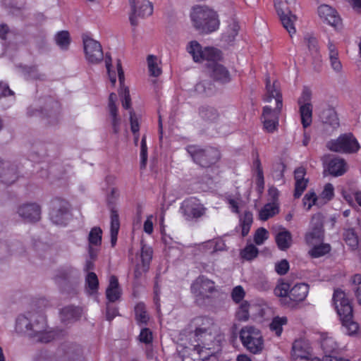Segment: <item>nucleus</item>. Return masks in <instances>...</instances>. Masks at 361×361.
<instances>
[{
	"label": "nucleus",
	"mask_w": 361,
	"mask_h": 361,
	"mask_svg": "<svg viewBox=\"0 0 361 361\" xmlns=\"http://www.w3.org/2000/svg\"><path fill=\"white\" fill-rule=\"evenodd\" d=\"M191 327L193 331L188 344L181 343L178 346L185 350L183 356L196 354L204 360L221 350L220 339L217 338L218 326L213 319L203 317L195 318Z\"/></svg>",
	"instance_id": "f257e3e1"
},
{
	"label": "nucleus",
	"mask_w": 361,
	"mask_h": 361,
	"mask_svg": "<svg viewBox=\"0 0 361 361\" xmlns=\"http://www.w3.org/2000/svg\"><path fill=\"white\" fill-rule=\"evenodd\" d=\"M16 329L41 343L50 342L56 336L54 331L48 329L45 317L38 312H29L26 315L19 316Z\"/></svg>",
	"instance_id": "f03ea898"
},
{
	"label": "nucleus",
	"mask_w": 361,
	"mask_h": 361,
	"mask_svg": "<svg viewBox=\"0 0 361 361\" xmlns=\"http://www.w3.org/2000/svg\"><path fill=\"white\" fill-rule=\"evenodd\" d=\"M266 89L264 102H270L272 99H275L276 107L272 109L270 106H265L263 109L262 120L265 130L269 133H273L279 125V116L283 106L282 95L276 83L274 82L271 85L269 80H267Z\"/></svg>",
	"instance_id": "7ed1b4c3"
},
{
	"label": "nucleus",
	"mask_w": 361,
	"mask_h": 361,
	"mask_svg": "<svg viewBox=\"0 0 361 361\" xmlns=\"http://www.w3.org/2000/svg\"><path fill=\"white\" fill-rule=\"evenodd\" d=\"M332 303L340 317L345 332L349 336L357 334L359 326L353 319V307L345 292L340 288L335 289L332 296Z\"/></svg>",
	"instance_id": "20e7f679"
},
{
	"label": "nucleus",
	"mask_w": 361,
	"mask_h": 361,
	"mask_svg": "<svg viewBox=\"0 0 361 361\" xmlns=\"http://www.w3.org/2000/svg\"><path fill=\"white\" fill-rule=\"evenodd\" d=\"M190 18L195 27L200 32L209 33L219 27L216 12L206 6H194Z\"/></svg>",
	"instance_id": "39448f33"
},
{
	"label": "nucleus",
	"mask_w": 361,
	"mask_h": 361,
	"mask_svg": "<svg viewBox=\"0 0 361 361\" xmlns=\"http://www.w3.org/2000/svg\"><path fill=\"white\" fill-rule=\"evenodd\" d=\"M240 340L246 350L254 355L261 354L264 348L262 332L253 326H245L240 329Z\"/></svg>",
	"instance_id": "423d86ee"
},
{
	"label": "nucleus",
	"mask_w": 361,
	"mask_h": 361,
	"mask_svg": "<svg viewBox=\"0 0 361 361\" xmlns=\"http://www.w3.org/2000/svg\"><path fill=\"white\" fill-rule=\"evenodd\" d=\"M187 49L188 53L192 56L195 61H206L211 63L209 65L211 67L214 63H216L215 61L221 57V52L219 49L214 47H205L202 49L200 44L196 41L190 42Z\"/></svg>",
	"instance_id": "0eeeda50"
},
{
	"label": "nucleus",
	"mask_w": 361,
	"mask_h": 361,
	"mask_svg": "<svg viewBox=\"0 0 361 361\" xmlns=\"http://www.w3.org/2000/svg\"><path fill=\"white\" fill-rule=\"evenodd\" d=\"M293 361H322L314 353L310 342L305 338L295 340L292 345Z\"/></svg>",
	"instance_id": "6e6552de"
},
{
	"label": "nucleus",
	"mask_w": 361,
	"mask_h": 361,
	"mask_svg": "<svg viewBox=\"0 0 361 361\" xmlns=\"http://www.w3.org/2000/svg\"><path fill=\"white\" fill-rule=\"evenodd\" d=\"M187 151L194 161L203 167L214 164L219 158V152L214 149H202L198 146L189 145Z\"/></svg>",
	"instance_id": "1a4fd4ad"
},
{
	"label": "nucleus",
	"mask_w": 361,
	"mask_h": 361,
	"mask_svg": "<svg viewBox=\"0 0 361 361\" xmlns=\"http://www.w3.org/2000/svg\"><path fill=\"white\" fill-rule=\"evenodd\" d=\"M327 147L336 152L354 153L358 151L360 145L352 134H344L336 140L329 142Z\"/></svg>",
	"instance_id": "9d476101"
},
{
	"label": "nucleus",
	"mask_w": 361,
	"mask_h": 361,
	"mask_svg": "<svg viewBox=\"0 0 361 361\" xmlns=\"http://www.w3.org/2000/svg\"><path fill=\"white\" fill-rule=\"evenodd\" d=\"M131 12L129 20L133 26L137 25L139 20L149 16L153 13V6L148 0H129Z\"/></svg>",
	"instance_id": "9b49d317"
},
{
	"label": "nucleus",
	"mask_w": 361,
	"mask_h": 361,
	"mask_svg": "<svg viewBox=\"0 0 361 361\" xmlns=\"http://www.w3.org/2000/svg\"><path fill=\"white\" fill-rule=\"evenodd\" d=\"M51 210L50 219L51 221L58 225L66 223L70 216V204L61 198H54L51 203Z\"/></svg>",
	"instance_id": "f8f14e48"
},
{
	"label": "nucleus",
	"mask_w": 361,
	"mask_h": 361,
	"mask_svg": "<svg viewBox=\"0 0 361 361\" xmlns=\"http://www.w3.org/2000/svg\"><path fill=\"white\" fill-rule=\"evenodd\" d=\"M180 212L186 220L191 221L202 216L205 214L206 208L199 200L191 197L182 202Z\"/></svg>",
	"instance_id": "ddd939ff"
},
{
	"label": "nucleus",
	"mask_w": 361,
	"mask_h": 361,
	"mask_svg": "<svg viewBox=\"0 0 361 361\" xmlns=\"http://www.w3.org/2000/svg\"><path fill=\"white\" fill-rule=\"evenodd\" d=\"M83 45L85 59L89 63H97L103 59L104 54L99 42L86 37L83 38Z\"/></svg>",
	"instance_id": "4468645a"
},
{
	"label": "nucleus",
	"mask_w": 361,
	"mask_h": 361,
	"mask_svg": "<svg viewBox=\"0 0 361 361\" xmlns=\"http://www.w3.org/2000/svg\"><path fill=\"white\" fill-rule=\"evenodd\" d=\"M17 214L25 221L34 223L41 218V207L37 203H25L17 209Z\"/></svg>",
	"instance_id": "2eb2a0df"
},
{
	"label": "nucleus",
	"mask_w": 361,
	"mask_h": 361,
	"mask_svg": "<svg viewBox=\"0 0 361 361\" xmlns=\"http://www.w3.org/2000/svg\"><path fill=\"white\" fill-rule=\"evenodd\" d=\"M18 166L10 160H4L1 158L0 163V180L6 184L14 183L18 178Z\"/></svg>",
	"instance_id": "dca6fc26"
},
{
	"label": "nucleus",
	"mask_w": 361,
	"mask_h": 361,
	"mask_svg": "<svg viewBox=\"0 0 361 361\" xmlns=\"http://www.w3.org/2000/svg\"><path fill=\"white\" fill-rule=\"evenodd\" d=\"M282 4V2L276 3L275 8L283 27L287 30L290 36L292 37L296 32L295 23L297 21L298 18L289 9L284 10L281 7Z\"/></svg>",
	"instance_id": "f3484780"
},
{
	"label": "nucleus",
	"mask_w": 361,
	"mask_h": 361,
	"mask_svg": "<svg viewBox=\"0 0 361 361\" xmlns=\"http://www.w3.org/2000/svg\"><path fill=\"white\" fill-rule=\"evenodd\" d=\"M190 289L196 296L206 297L214 290V283L204 276H200L192 283Z\"/></svg>",
	"instance_id": "a211bd4d"
},
{
	"label": "nucleus",
	"mask_w": 361,
	"mask_h": 361,
	"mask_svg": "<svg viewBox=\"0 0 361 361\" xmlns=\"http://www.w3.org/2000/svg\"><path fill=\"white\" fill-rule=\"evenodd\" d=\"M117 100V96L115 93H111L109 97V111L111 120V126L113 133L118 134L121 130V120L117 115V107L116 102Z\"/></svg>",
	"instance_id": "6ab92c4d"
},
{
	"label": "nucleus",
	"mask_w": 361,
	"mask_h": 361,
	"mask_svg": "<svg viewBox=\"0 0 361 361\" xmlns=\"http://www.w3.org/2000/svg\"><path fill=\"white\" fill-rule=\"evenodd\" d=\"M319 17L329 25L336 27L341 23V18L336 11L329 5H321L318 8Z\"/></svg>",
	"instance_id": "aec40b11"
},
{
	"label": "nucleus",
	"mask_w": 361,
	"mask_h": 361,
	"mask_svg": "<svg viewBox=\"0 0 361 361\" xmlns=\"http://www.w3.org/2000/svg\"><path fill=\"white\" fill-rule=\"evenodd\" d=\"M152 257L151 248L142 247L140 255L141 264H137L134 271V276L136 279H140L144 273L147 271Z\"/></svg>",
	"instance_id": "412c9836"
},
{
	"label": "nucleus",
	"mask_w": 361,
	"mask_h": 361,
	"mask_svg": "<svg viewBox=\"0 0 361 361\" xmlns=\"http://www.w3.org/2000/svg\"><path fill=\"white\" fill-rule=\"evenodd\" d=\"M327 52L330 66L336 73H341L343 66L339 58V53L336 45L331 40L327 44Z\"/></svg>",
	"instance_id": "4be33fe9"
},
{
	"label": "nucleus",
	"mask_w": 361,
	"mask_h": 361,
	"mask_svg": "<svg viewBox=\"0 0 361 361\" xmlns=\"http://www.w3.org/2000/svg\"><path fill=\"white\" fill-rule=\"evenodd\" d=\"M122 294L118 281L116 276H111L109 286L106 290V299L110 302H114L119 300Z\"/></svg>",
	"instance_id": "5701e85b"
},
{
	"label": "nucleus",
	"mask_w": 361,
	"mask_h": 361,
	"mask_svg": "<svg viewBox=\"0 0 361 361\" xmlns=\"http://www.w3.org/2000/svg\"><path fill=\"white\" fill-rule=\"evenodd\" d=\"M325 108L323 110L317 109L319 116L323 123L329 124L333 128H336L339 126L338 118L335 110L326 105H324Z\"/></svg>",
	"instance_id": "b1692460"
},
{
	"label": "nucleus",
	"mask_w": 361,
	"mask_h": 361,
	"mask_svg": "<svg viewBox=\"0 0 361 361\" xmlns=\"http://www.w3.org/2000/svg\"><path fill=\"white\" fill-rule=\"evenodd\" d=\"M102 231L99 227H94L91 229L89 236V255L92 258H96L97 250L93 246H99L102 243Z\"/></svg>",
	"instance_id": "393cba45"
},
{
	"label": "nucleus",
	"mask_w": 361,
	"mask_h": 361,
	"mask_svg": "<svg viewBox=\"0 0 361 361\" xmlns=\"http://www.w3.org/2000/svg\"><path fill=\"white\" fill-rule=\"evenodd\" d=\"M308 293L309 286L307 283H297L291 288L289 298L294 302H302L307 298Z\"/></svg>",
	"instance_id": "a878e982"
},
{
	"label": "nucleus",
	"mask_w": 361,
	"mask_h": 361,
	"mask_svg": "<svg viewBox=\"0 0 361 361\" xmlns=\"http://www.w3.org/2000/svg\"><path fill=\"white\" fill-rule=\"evenodd\" d=\"M327 169L332 176H340L346 171V163L343 159L334 157L329 161Z\"/></svg>",
	"instance_id": "bb28decb"
},
{
	"label": "nucleus",
	"mask_w": 361,
	"mask_h": 361,
	"mask_svg": "<svg viewBox=\"0 0 361 361\" xmlns=\"http://www.w3.org/2000/svg\"><path fill=\"white\" fill-rule=\"evenodd\" d=\"M211 68L212 75L216 80L222 83H226L230 81V73L223 65L214 63Z\"/></svg>",
	"instance_id": "cd10ccee"
},
{
	"label": "nucleus",
	"mask_w": 361,
	"mask_h": 361,
	"mask_svg": "<svg viewBox=\"0 0 361 361\" xmlns=\"http://www.w3.org/2000/svg\"><path fill=\"white\" fill-rule=\"evenodd\" d=\"M81 315V310L73 306H68L61 311V319L63 322L69 323L77 320Z\"/></svg>",
	"instance_id": "c85d7f7f"
},
{
	"label": "nucleus",
	"mask_w": 361,
	"mask_h": 361,
	"mask_svg": "<svg viewBox=\"0 0 361 361\" xmlns=\"http://www.w3.org/2000/svg\"><path fill=\"white\" fill-rule=\"evenodd\" d=\"M279 212V206L278 202H269L266 204L259 211V219L262 221H267L269 218L274 216Z\"/></svg>",
	"instance_id": "c756f323"
},
{
	"label": "nucleus",
	"mask_w": 361,
	"mask_h": 361,
	"mask_svg": "<svg viewBox=\"0 0 361 361\" xmlns=\"http://www.w3.org/2000/svg\"><path fill=\"white\" fill-rule=\"evenodd\" d=\"M275 238L279 248L281 250H286L291 245V233L285 228L279 232Z\"/></svg>",
	"instance_id": "7c9ffc66"
},
{
	"label": "nucleus",
	"mask_w": 361,
	"mask_h": 361,
	"mask_svg": "<svg viewBox=\"0 0 361 361\" xmlns=\"http://www.w3.org/2000/svg\"><path fill=\"white\" fill-rule=\"evenodd\" d=\"M226 248V245L221 240H212L203 243L201 250L207 254H214L219 251H223Z\"/></svg>",
	"instance_id": "2f4dec72"
},
{
	"label": "nucleus",
	"mask_w": 361,
	"mask_h": 361,
	"mask_svg": "<svg viewBox=\"0 0 361 361\" xmlns=\"http://www.w3.org/2000/svg\"><path fill=\"white\" fill-rule=\"evenodd\" d=\"M120 228L118 214L116 210L112 209L111 211V243L114 246L117 241V236Z\"/></svg>",
	"instance_id": "473e14b6"
},
{
	"label": "nucleus",
	"mask_w": 361,
	"mask_h": 361,
	"mask_svg": "<svg viewBox=\"0 0 361 361\" xmlns=\"http://www.w3.org/2000/svg\"><path fill=\"white\" fill-rule=\"evenodd\" d=\"M147 68L149 75L153 77H159L161 73V61L157 56L150 54L147 57Z\"/></svg>",
	"instance_id": "72a5a7b5"
},
{
	"label": "nucleus",
	"mask_w": 361,
	"mask_h": 361,
	"mask_svg": "<svg viewBox=\"0 0 361 361\" xmlns=\"http://www.w3.org/2000/svg\"><path fill=\"white\" fill-rule=\"evenodd\" d=\"M194 94L200 96H209L214 92V85L208 80L197 82L193 87Z\"/></svg>",
	"instance_id": "f704fd0d"
},
{
	"label": "nucleus",
	"mask_w": 361,
	"mask_h": 361,
	"mask_svg": "<svg viewBox=\"0 0 361 361\" xmlns=\"http://www.w3.org/2000/svg\"><path fill=\"white\" fill-rule=\"evenodd\" d=\"M321 347L326 354L336 352L339 348V345L336 339L328 334L322 336Z\"/></svg>",
	"instance_id": "c9c22d12"
},
{
	"label": "nucleus",
	"mask_w": 361,
	"mask_h": 361,
	"mask_svg": "<svg viewBox=\"0 0 361 361\" xmlns=\"http://www.w3.org/2000/svg\"><path fill=\"white\" fill-rule=\"evenodd\" d=\"M99 288V280L97 276L94 272H88L85 276V290L90 294L94 295L97 293Z\"/></svg>",
	"instance_id": "e433bc0d"
},
{
	"label": "nucleus",
	"mask_w": 361,
	"mask_h": 361,
	"mask_svg": "<svg viewBox=\"0 0 361 361\" xmlns=\"http://www.w3.org/2000/svg\"><path fill=\"white\" fill-rule=\"evenodd\" d=\"M54 40L61 50H67L71 43L70 34L66 30L59 31L56 34Z\"/></svg>",
	"instance_id": "4c0bfd02"
},
{
	"label": "nucleus",
	"mask_w": 361,
	"mask_h": 361,
	"mask_svg": "<svg viewBox=\"0 0 361 361\" xmlns=\"http://www.w3.org/2000/svg\"><path fill=\"white\" fill-rule=\"evenodd\" d=\"M288 323L286 317H274L269 324V329L274 332L277 336H280L283 331V326Z\"/></svg>",
	"instance_id": "58836bf2"
},
{
	"label": "nucleus",
	"mask_w": 361,
	"mask_h": 361,
	"mask_svg": "<svg viewBox=\"0 0 361 361\" xmlns=\"http://www.w3.org/2000/svg\"><path fill=\"white\" fill-rule=\"evenodd\" d=\"M253 221L252 214L250 212H245L240 219V226L241 228L242 236H246L250 230Z\"/></svg>",
	"instance_id": "ea45409f"
},
{
	"label": "nucleus",
	"mask_w": 361,
	"mask_h": 361,
	"mask_svg": "<svg viewBox=\"0 0 361 361\" xmlns=\"http://www.w3.org/2000/svg\"><path fill=\"white\" fill-rule=\"evenodd\" d=\"M300 114L301 116V122L304 128L310 126L312 116V106L303 105L300 106Z\"/></svg>",
	"instance_id": "a19ab883"
},
{
	"label": "nucleus",
	"mask_w": 361,
	"mask_h": 361,
	"mask_svg": "<svg viewBox=\"0 0 361 361\" xmlns=\"http://www.w3.org/2000/svg\"><path fill=\"white\" fill-rule=\"evenodd\" d=\"M343 238L346 244L352 249L355 250L358 246V237L354 229H345L343 233Z\"/></svg>",
	"instance_id": "79ce46f5"
},
{
	"label": "nucleus",
	"mask_w": 361,
	"mask_h": 361,
	"mask_svg": "<svg viewBox=\"0 0 361 361\" xmlns=\"http://www.w3.org/2000/svg\"><path fill=\"white\" fill-rule=\"evenodd\" d=\"M76 274L77 271L71 267H63L58 270L54 279L56 283H60L62 280H68L75 276Z\"/></svg>",
	"instance_id": "37998d69"
},
{
	"label": "nucleus",
	"mask_w": 361,
	"mask_h": 361,
	"mask_svg": "<svg viewBox=\"0 0 361 361\" xmlns=\"http://www.w3.org/2000/svg\"><path fill=\"white\" fill-rule=\"evenodd\" d=\"M302 204L304 207L306 208L307 210H310L313 205H319L321 204L319 197L317 194L312 191H308L304 196L302 200Z\"/></svg>",
	"instance_id": "c03bdc74"
},
{
	"label": "nucleus",
	"mask_w": 361,
	"mask_h": 361,
	"mask_svg": "<svg viewBox=\"0 0 361 361\" xmlns=\"http://www.w3.org/2000/svg\"><path fill=\"white\" fill-rule=\"evenodd\" d=\"M135 318L138 324H146L149 320L148 314H147L145 306L143 303H138L135 307Z\"/></svg>",
	"instance_id": "a18cd8bd"
},
{
	"label": "nucleus",
	"mask_w": 361,
	"mask_h": 361,
	"mask_svg": "<svg viewBox=\"0 0 361 361\" xmlns=\"http://www.w3.org/2000/svg\"><path fill=\"white\" fill-rule=\"evenodd\" d=\"M334 196V188L331 183L325 184L322 192L320 193L319 200L321 204L330 201Z\"/></svg>",
	"instance_id": "49530a36"
},
{
	"label": "nucleus",
	"mask_w": 361,
	"mask_h": 361,
	"mask_svg": "<svg viewBox=\"0 0 361 361\" xmlns=\"http://www.w3.org/2000/svg\"><path fill=\"white\" fill-rule=\"evenodd\" d=\"M200 115L203 119L209 121H213L218 118L217 111L211 106H202L200 109Z\"/></svg>",
	"instance_id": "de8ad7c7"
},
{
	"label": "nucleus",
	"mask_w": 361,
	"mask_h": 361,
	"mask_svg": "<svg viewBox=\"0 0 361 361\" xmlns=\"http://www.w3.org/2000/svg\"><path fill=\"white\" fill-rule=\"evenodd\" d=\"M258 254V249L252 244L247 245L240 252V256L245 260H251L256 257Z\"/></svg>",
	"instance_id": "09e8293b"
},
{
	"label": "nucleus",
	"mask_w": 361,
	"mask_h": 361,
	"mask_svg": "<svg viewBox=\"0 0 361 361\" xmlns=\"http://www.w3.org/2000/svg\"><path fill=\"white\" fill-rule=\"evenodd\" d=\"M290 284L286 282L279 283L276 288H274V294L277 297L283 298L286 299L287 297L289 298L290 295Z\"/></svg>",
	"instance_id": "8fccbe9b"
},
{
	"label": "nucleus",
	"mask_w": 361,
	"mask_h": 361,
	"mask_svg": "<svg viewBox=\"0 0 361 361\" xmlns=\"http://www.w3.org/2000/svg\"><path fill=\"white\" fill-rule=\"evenodd\" d=\"M249 309L250 304L247 301L243 302L236 312L237 319L239 321H247L250 317Z\"/></svg>",
	"instance_id": "3c124183"
},
{
	"label": "nucleus",
	"mask_w": 361,
	"mask_h": 361,
	"mask_svg": "<svg viewBox=\"0 0 361 361\" xmlns=\"http://www.w3.org/2000/svg\"><path fill=\"white\" fill-rule=\"evenodd\" d=\"M330 250L331 247L329 244H321L313 247L309 253L313 257H319L328 253Z\"/></svg>",
	"instance_id": "603ef678"
},
{
	"label": "nucleus",
	"mask_w": 361,
	"mask_h": 361,
	"mask_svg": "<svg viewBox=\"0 0 361 361\" xmlns=\"http://www.w3.org/2000/svg\"><path fill=\"white\" fill-rule=\"evenodd\" d=\"M322 237L321 227H316L306 235L305 239L307 243L313 245L317 242H319L322 240Z\"/></svg>",
	"instance_id": "864d4df0"
},
{
	"label": "nucleus",
	"mask_w": 361,
	"mask_h": 361,
	"mask_svg": "<svg viewBox=\"0 0 361 361\" xmlns=\"http://www.w3.org/2000/svg\"><path fill=\"white\" fill-rule=\"evenodd\" d=\"M269 233L264 228H258L254 235V241L258 245H262L264 242L268 238Z\"/></svg>",
	"instance_id": "5fc2aeb1"
},
{
	"label": "nucleus",
	"mask_w": 361,
	"mask_h": 361,
	"mask_svg": "<svg viewBox=\"0 0 361 361\" xmlns=\"http://www.w3.org/2000/svg\"><path fill=\"white\" fill-rule=\"evenodd\" d=\"M312 98V92L307 87H304L300 97L298 98V103L299 106L312 105L310 103Z\"/></svg>",
	"instance_id": "6e6d98bb"
},
{
	"label": "nucleus",
	"mask_w": 361,
	"mask_h": 361,
	"mask_svg": "<svg viewBox=\"0 0 361 361\" xmlns=\"http://www.w3.org/2000/svg\"><path fill=\"white\" fill-rule=\"evenodd\" d=\"M305 42L308 47L309 51L312 54H316L318 51L317 40L315 37L307 35L305 37Z\"/></svg>",
	"instance_id": "4d7b16f0"
},
{
	"label": "nucleus",
	"mask_w": 361,
	"mask_h": 361,
	"mask_svg": "<svg viewBox=\"0 0 361 361\" xmlns=\"http://www.w3.org/2000/svg\"><path fill=\"white\" fill-rule=\"evenodd\" d=\"M147 161V147L146 143V137L143 136L141 140L140 146V164L141 167H145Z\"/></svg>",
	"instance_id": "13d9d810"
},
{
	"label": "nucleus",
	"mask_w": 361,
	"mask_h": 361,
	"mask_svg": "<svg viewBox=\"0 0 361 361\" xmlns=\"http://www.w3.org/2000/svg\"><path fill=\"white\" fill-rule=\"evenodd\" d=\"M140 341L145 344H149L152 342V332L147 328H143L141 329L139 335Z\"/></svg>",
	"instance_id": "bf43d9fd"
},
{
	"label": "nucleus",
	"mask_w": 361,
	"mask_h": 361,
	"mask_svg": "<svg viewBox=\"0 0 361 361\" xmlns=\"http://www.w3.org/2000/svg\"><path fill=\"white\" fill-rule=\"evenodd\" d=\"M245 295V290L241 286L235 287L231 293L232 298L235 302H240L244 298Z\"/></svg>",
	"instance_id": "052dcab7"
},
{
	"label": "nucleus",
	"mask_w": 361,
	"mask_h": 361,
	"mask_svg": "<svg viewBox=\"0 0 361 361\" xmlns=\"http://www.w3.org/2000/svg\"><path fill=\"white\" fill-rule=\"evenodd\" d=\"M309 180H305V181H297L295 183V192H294V197L295 198H299L305 190L306 189Z\"/></svg>",
	"instance_id": "680f3d73"
},
{
	"label": "nucleus",
	"mask_w": 361,
	"mask_h": 361,
	"mask_svg": "<svg viewBox=\"0 0 361 361\" xmlns=\"http://www.w3.org/2000/svg\"><path fill=\"white\" fill-rule=\"evenodd\" d=\"M289 269V263L286 259H282L275 265V270L279 275L286 274Z\"/></svg>",
	"instance_id": "e2e57ef3"
},
{
	"label": "nucleus",
	"mask_w": 361,
	"mask_h": 361,
	"mask_svg": "<svg viewBox=\"0 0 361 361\" xmlns=\"http://www.w3.org/2000/svg\"><path fill=\"white\" fill-rule=\"evenodd\" d=\"M105 63L110 81L111 82L112 85H114L116 82V76L114 73L111 71V58L108 54H106L105 56Z\"/></svg>",
	"instance_id": "0e129e2a"
},
{
	"label": "nucleus",
	"mask_w": 361,
	"mask_h": 361,
	"mask_svg": "<svg viewBox=\"0 0 361 361\" xmlns=\"http://www.w3.org/2000/svg\"><path fill=\"white\" fill-rule=\"evenodd\" d=\"M306 170L304 167L300 166L297 168L294 171V178L295 182L297 181H305L309 180L308 178H305Z\"/></svg>",
	"instance_id": "69168bd1"
},
{
	"label": "nucleus",
	"mask_w": 361,
	"mask_h": 361,
	"mask_svg": "<svg viewBox=\"0 0 361 361\" xmlns=\"http://www.w3.org/2000/svg\"><path fill=\"white\" fill-rule=\"evenodd\" d=\"M13 92L9 89L6 83L0 82V100L7 96H13Z\"/></svg>",
	"instance_id": "338daca9"
},
{
	"label": "nucleus",
	"mask_w": 361,
	"mask_h": 361,
	"mask_svg": "<svg viewBox=\"0 0 361 361\" xmlns=\"http://www.w3.org/2000/svg\"><path fill=\"white\" fill-rule=\"evenodd\" d=\"M130 128L132 132L135 135L139 131V123L137 118L135 116V114L133 112H130Z\"/></svg>",
	"instance_id": "774afa93"
}]
</instances>
